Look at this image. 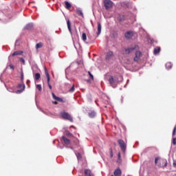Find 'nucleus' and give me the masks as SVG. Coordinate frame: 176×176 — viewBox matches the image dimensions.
<instances>
[{
    "instance_id": "nucleus-1",
    "label": "nucleus",
    "mask_w": 176,
    "mask_h": 176,
    "mask_svg": "<svg viewBox=\"0 0 176 176\" xmlns=\"http://www.w3.org/2000/svg\"><path fill=\"white\" fill-rule=\"evenodd\" d=\"M21 83L19 84L17 86V89H19L16 91V94H21L24 90H25V85H24V73L23 72V69L21 71Z\"/></svg>"
},
{
    "instance_id": "nucleus-2",
    "label": "nucleus",
    "mask_w": 176,
    "mask_h": 176,
    "mask_svg": "<svg viewBox=\"0 0 176 176\" xmlns=\"http://www.w3.org/2000/svg\"><path fill=\"white\" fill-rule=\"evenodd\" d=\"M137 49H138V46L137 45H131V47L124 49L122 51V53L124 56H127V54L133 53V52H134V50H137Z\"/></svg>"
},
{
    "instance_id": "nucleus-3",
    "label": "nucleus",
    "mask_w": 176,
    "mask_h": 176,
    "mask_svg": "<svg viewBox=\"0 0 176 176\" xmlns=\"http://www.w3.org/2000/svg\"><path fill=\"white\" fill-rule=\"evenodd\" d=\"M109 83L115 89V87L118 86V83H119V81L118 80V78H113V76H109Z\"/></svg>"
},
{
    "instance_id": "nucleus-4",
    "label": "nucleus",
    "mask_w": 176,
    "mask_h": 176,
    "mask_svg": "<svg viewBox=\"0 0 176 176\" xmlns=\"http://www.w3.org/2000/svg\"><path fill=\"white\" fill-rule=\"evenodd\" d=\"M60 115L61 118H63V119H65L66 120H69V122H74L72 116L67 112L62 111L60 112Z\"/></svg>"
},
{
    "instance_id": "nucleus-5",
    "label": "nucleus",
    "mask_w": 176,
    "mask_h": 176,
    "mask_svg": "<svg viewBox=\"0 0 176 176\" xmlns=\"http://www.w3.org/2000/svg\"><path fill=\"white\" fill-rule=\"evenodd\" d=\"M103 3L106 10H109L113 8V2L111 0H104Z\"/></svg>"
},
{
    "instance_id": "nucleus-6",
    "label": "nucleus",
    "mask_w": 176,
    "mask_h": 176,
    "mask_svg": "<svg viewBox=\"0 0 176 176\" xmlns=\"http://www.w3.org/2000/svg\"><path fill=\"white\" fill-rule=\"evenodd\" d=\"M118 142L122 152H126V143L124 142V140L120 139L118 140Z\"/></svg>"
},
{
    "instance_id": "nucleus-7",
    "label": "nucleus",
    "mask_w": 176,
    "mask_h": 176,
    "mask_svg": "<svg viewBox=\"0 0 176 176\" xmlns=\"http://www.w3.org/2000/svg\"><path fill=\"white\" fill-rule=\"evenodd\" d=\"M44 69H45V74L47 76L48 87L50 89V90H52V85L50 83V75H49V72H47V69H46V67H45Z\"/></svg>"
},
{
    "instance_id": "nucleus-8",
    "label": "nucleus",
    "mask_w": 176,
    "mask_h": 176,
    "mask_svg": "<svg viewBox=\"0 0 176 176\" xmlns=\"http://www.w3.org/2000/svg\"><path fill=\"white\" fill-rule=\"evenodd\" d=\"M112 57H113V52L109 51L105 57L106 60L107 61H109L111 60V58H112Z\"/></svg>"
},
{
    "instance_id": "nucleus-9",
    "label": "nucleus",
    "mask_w": 176,
    "mask_h": 176,
    "mask_svg": "<svg viewBox=\"0 0 176 176\" xmlns=\"http://www.w3.org/2000/svg\"><path fill=\"white\" fill-rule=\"evenodd\" d=\"M141 56H142V53H141V52L140 51L136 52L135 56L133 58L134 61H138V60L141 58Z\"/></svg>"
},
{
    "instance_id": "nucleus-10",
    "label": "nucleus",
    "mask_w": 176,
    "mask_h": 176,
    "mask_svg": "<svg viewBox=\"0 0 176 176\" xmlns=\"http://www.w3.org/2000/svg\"><path fill=\"white\" fill-rule=\"evenodd\" d=\"M133 32H126L125 34H124V36L126 39H131V38H133Z\"/></svg>"
},
{
    "instance_id": "nucleus-11",
    "label": "nucleus",
    "mask_w": 176,
    "mask_h": 176,
    "mask_svg": "<svg viewBox=\"0 0 176 176\" xmlns=\"http://www.w3.org/2000/svg\"><path fill=\"white\" fill-rule=\"evenodd\" d=\"M88 116L89 118L93 119V118H96V116H97V113H96V111L94 110H93L88 113Z\"/></svg>"
},
{
    "instance_id": "nucleus-12",
    "label": "nucleus",
    "mask_w": 176,
    "mask_h": 176,
    "mask_svg": "<svg viewBox=\"0 0 176 176\" xmlns=\"http://www.w3.org/2000/svg\"><path fill=\"white\" fill-rule=\"evenodd\" d=\"M62 140H63V142H65V145H69V144H71V140L65 136H63Z\"/></svg>"
},
{
    "instance_id": "nucleus-13",
    "label": "nucleus",
    "mask_w": 176,
    "mask_h": 176,
    "mask_svg": "<svg viewBox=\"0 0 176 176\" xmlns=\"http://www.w3.org/2000/svg\"><path fill=\"white\" fill-rule=\"evenodd\" d=\"M52 98H54V100H55L56 101H58L59 102H63V98L57 97L54 93H52Z\"/></svg>"
},
{
    "instance_id": "nucleus-14",
    "label": "nucleus",
    "mask_w": 176,
    "mask_h": 176,
    "mask_svg": "<svg viewBox=\"0 0 176 176\" xmlns=\"http://www.w3.org/2000/svg\"><path fill=\"white\" fill-rule=\"evenodd\" d=\"M76 12L77 14H78L79 16H81V17H84L83 11H82V8H76Z\"/></svg>"
},
{
    "instance_id": "nucleus-15",
    "label": "nucleus",
    "mask_w": 176,
    "mask_h": 176,
    "mask_svg": "<svg viewBox=\"0 0 176 176\" xmlns=\"http://www.w3.org/2000/svg\"><path fill=\"white\" fill-rule=\"evenodd\" d=\"M114 175L115 176H121L122 175V170H120V168H117L114 171Z\"/></svg>"
},
{
    "instance_id": "nucleus-16",
    "label": "nucleus",
    "mask_w": 176,
    "mask_h": 176,
    "mask_svg": "<svg viewBox=\"0 0 176 176\" xmlns=\"http://www.w3.org/2000/svg\"><path fill=\"white\" fill-rule=\"evenodd\" d=\"M85 176H93V173H91V170L89 169H85Z\"/></svg>"
},
{
    "instance_id": "nucleus-17",
    "label": "nucleus",
    "mask_w": 176,
    "mask_h": 176,
    "mask_svg": "<svg viewBox=\"0 0 176 176\" xmlns=\"http://www.w3.org/2000/svg\"><path fill=\"white\" fill-rule=\"evenodd\" d=\"M153 53L155 56H157L160 53V47H157L154 49Z\"/></svg>"
},
{
    "instance_id": "nucleus-18",
    "label": "nucleus",
    "mask_w": 176,
    "mask_h": 176,
    "mask_svg": "<svg viewBox=\"0 0 176 176\" xmlns=\"http://www.w3.org/2000/svg\"><path fill=\"white\" fill-rule=\"evenodd\" d=\"M165 67L166 68V69H171V68H173V63L168 62L165 65Z\"/></svg>"
},
{
    "instance_id": "nucleus-19",
    "label": "nucleus",
    "mask_w": 176,
    "mask_h": 176,
    "mask_svg": "<svg viewBox=\"0 0 176 176\" xmlns=\"http://www.w3.org/2000/svg\"><path fill=\"white\" fill-rule=\"evenodd\" d=\"M101 34V23L100 22H98V32L97 35H100Z\"/></svg>"
},
{
    "instance_id": "nucleus-20",
    "label": "nucleus",
    "mask_w": 176,
    "mask_h": 176,
    "mask_svg": "<svg viewBox=\"0 0 176 176\" xmlns=\"http://www.w3.org/2000/svg\"><path fill=\"white\" fill-rule=\"evenodd\" d=\"M24 30H32V23H28L26 26L24 27Z\"/></svg>"
},
{
    "instance_id": "nucleus-21",
    "label": "nucleus",
    "mask_w": 176,
    "mask_h": 176,
    "mask_svg": "<svg viewBox=\"0 0 176 176\" xmlns=\"http://www.w3.org/2000/svg\"><path fill=\"white\" fill-rule=\"evenodd\" d=\"M67 28H68V30H69L70 34H72V29H71V22H69V20H68V21H67Z\"/></svg>"
},
{
    "instance_id": "nucleus-22",
    "label": "nucleus",
    "mask_w": 176,
    "mask_h": 176,
    "mask_svg": "<svg viewBox=\"0 0 176 176\" xmlns=\"http://www.w3.org/2000/svg\"><path fill=\"white\" fill-rule=\"evenodd\" d=\"M20 54H23V52H21V51H16V52H14L12 54V57H13V56H19V55H20Z\"/></svg>"
},
{
    "instance_id": "nucleus-23",
    "label": "nucleus",
    "mask_w": 176,
    "mask_h": 176,
    "mask_svg": "<svg viewBox=\"0 0 176 176\" xmlns=\"http://www.w3.org/2000/svg\"><path fill=\"white\" fill-rule=\"evenodd\" d=\"M34 79H35V80H39V79H41V74H39V73L35 74Z\"/></svg>"
},
{
    "instance_id": "nucleus-24",
    "label": "nucleus",
    "mask_w": 176,
    "mask_h": 176,
    "mask_svg": "<svg viewBox=\"0 0 176 176\" xmlns=\"http://www.w3.org/2000/svg\"><path fill=\"white\" fill-rule=\"evenodd\" d=\"M65 8L66 9H70L72 5L68 1H65Z\"/></svg>"
},
{
    "instance_id": "nucleus-25",
    "label": "nucleus",
    "mask_w": 176,
    "mask_h": 176,
    "mask_svg": "<svg viewBox=\"0 0 176 176\" xmlns=\"http://www.w3.org/2000/svg\"><path fill=\"white\" fill-rule=\"evenodd\" d=\"M117 20L118 21H123V20H124V16L123 15H119L118 17H117Z\"/></svg>"
},
{
    "instance_id": "nucleus-26",
    "label": "nucleus",
    "mask_w": 176,
    "mask_h": 176,
    "mask_svg": "<svg viewBox=\"0 0 176 176\" xmlns=\"http://www.w3.org/2000/svg\"><path fill=\"white\" fill-rule=\"evenodd\" d=\"M157 160H159V157H156L155 159V164H156L158 167H162V164L157 162Z\"/></svg>"
},
{
    "instance_id": "nucleus-27",
    "label": "nucleus",
    "mask_w": 176,
    "mask_h": 176,
    "mask_svg": "<svg viewBox=\"0 0 176 176\" xmlns=\"http://www.w3.org/2000/svg\"><path fill=\"white\" fill-rule=\"evenodd\" d=\"M82 41H84V42H86V41L87 39V36H86V33H82Z\"/></svg>"
},
{
    "instance_id": "nucleus-28",
    "label": "nucleus",
    "mask_w": 176,
    "mask_h": 176,
    "mask_svg": "<svg viewBox=\"0 0 176 176\" xmlns=\"http://www.w3.org/2000/svg\"><path fill=\"white\" fill-rule=\"evenodd\" d=\"M43 46V44L42 43H38L36 45V49H41Z\"/></svg>"
},
{
    "instance_id": "nucleus-29",
    "label": "nucleus",
    "mask_w": 176,
    "mask_h": 176,
    "mask_svg": "<svg viewBox=\"0 0 176 176\" xmlns=\"http://www.w3.org/2000/svg\"><path fill=\"white\" fill-rule=\"evenodd\" d=\"M89 76V79H91V80H94V76H93V74H91V72H88Z\"/></svg>"
},
{
    "instance_id": "nucleus-30",
    "label": "nucleus",
    "mask_w": 176,
    "mask_h": 176,
    "mask_svg": "<svg viewBox=\"0 0 176 176\" xmlns=\"http://www.w3.org/2000/svg\"><path fill=\"white\" fill-rule=\"evenodd\" d=\"M36 89H37V90H38V91H42V85H36Z\"/></svg>"
},
{
    "instance_id": "nucleus-31",
    "label": "nucleus",
    "mask_w": 176,
    "mask_h": 176,
    "mask_svg": "<svg viewBox=\"0 0 176 176\" xmlns=\"http://www.w3.org/2000/svg\"><path fill=\"white\" fill-rule=\"evenodd\" d=\"M75 91V85H73L72 88L69 90V93H74Z\"/></svg>"
},
{
    "instance_id": "nucleus-32",
    "label": "nucleus",
    "mask_w": 176,
    "mask_h": 176,
    "mask_svg": "<svg viewBox=\"0 0 176 176\" xmlns=\"http://www.w3.org/2000/svg\"><path fill=\"white\" fill-rule=\"evenodd\" d=\"M19 60L22 63V64H23V65H25V60H24V58H20Z\"/></svg>"
},
{
    "instance_id": "nucleus-33",
    "label": "nucleus",
    "mask_w": 176,
    "mask_h": 176,
    "mask_svg": "<svg viewBox=\"0 0 176 176\" xmlns=\"http://www.w3.org/2000/svg\"><path fill=\"white\" fill-rule=\"evenodd\" d=\"M175 131H176V126H175L173 129V133H172L173 137H174V135H175Z\"/></svg>"
},
{
    "instance_id": "nucleus-34",
    "label": "nucleus",
    "mask_w": 176,
    "mask_h": 176,
    "mask_svg": "<svg viewBox=\"0 0 176 176\" xmlns=\"http://www.w3.org/2000/svg\"><path fill=\"white\" fill-rule=\"evenodd\" d=\"M172 144H173L174 145H176V138H173Z\"/></svg>"
},
{
    "instance_id": "nucleus-35",
    "label": "nucleus",
    "mask_w": 176,
    "mask_h": 176,
    "mask_svg": "<svg viewBox=\"0 0 176 176\" xmlns=\"http://www.w3.org/2000/svg\"><path fill=\"white\" fill-rule=\"evenodd\" d=\"M20 45V41L19 40H16L15 42V46H19Z\"/></svg>"
},
{
    "instance_id": "nucleus-36",
    "label": "nucleus",
    "mask_w": 176,
    "mask_h": 176,
    "mask_svg": "<svg viewBox=\"0 0 176 176\" xmlns=\"http://www.w3.org/2000/svg\"><path fill=\"white\" fill-rule=\"evenodd\" d=\"M76 155L77 156V159H80V157H82V155H80V153H77Z\"/></svg>"
},
{
    "instance_id": "nucleus-37",
    "label": "nucleus",
    "mask_w": 176,
    "mask_h": 176,
    "mask_svg": "<svg viewBox=\"0 0 176 176\" xmlns=\"http://www.w3.org/2000/svg\"><path fill=\"white\" fill-rule=\"evenodd\" d=\"M110 157H111V158L113 157V153L112 152L111 150V151H110Z\"/></svg>"
},
{
    "instance_id": "nucleus-38",
    "label": "nucleus",
    "mask_w": 176,
    "mask_h": 176,
    "mask_svg": "<svg viewBox=\"0 0 176 176\" xmlns=\"http://www.w3.org/2000/svg\"><path fill=\"white\" fill-rule=\"evenodd\" d=\"M164 163H165V164L164 165V167H167V160H165L164 161Z\"/></svg>"
},
{
    "instance_id": "nucleus-39",
    "label": "nucleus",
    "mask_w": 176,
    "mask_h": 176,
    "mask_svg": "<svg viewBox=\"0 0 176 176\" xmlns=\"http://www.w3.org/2000/svg\"><path fill=\"white\" fill-rule=\"evenodd\" d=\"M173 167H175V168H176V160L173 161Z\"/></svg>"
},
{
    "instance_id": "nucleus-40",
    "label": "nucleus",
    "mask_w": 176,
    "mask_h": 176,
    "mask_svg": "<svg viewBox=\"0 0 176 176\" xmlns=\"http://www.w3.org/2000/svg\"><path fill=\"white\" fill-rule=\"evenodd\" d=\"M10 69H14V66L13 65H10Z\"/></svg>"
},
{
    "instance_id": "nucleus-41",
    "label": "nucleus",
    "mask_w": 176,
    "mask_h": 176,
    "mask_svg": "<svg viewBox=\"0 0 176 176\" xmlns=\"http://www.w3.org/2000/svg\"><path fill=\"white\" fill-rule=\"evenodd\" d=\"M118 159H120V153H118Z\"/></svg>"
},
{
    "instance_id": "nucleus-42",
    "label": "nucleus",
    "mask_w": 176,
    "mask_h": 176,
    "mask_svg": "<svg viewBox=\"0 0 176 176\" xmlns=\"http://www.w3.org/2000/svg\"><path fill=\"white\" fill-rule=\"evenodd\" d=\"M66 148H70V149H73L72 147H68V146H66Z\"/></svg>"
},
{
    "instance_id": "nucleus-43",
    "label": "nucleus",
    "mask_w": 176,
    "mask_h": 176,
    "mask_svg": "<svg viewBox=\"0 0 176 176\" xmlns=\"http://www.w3.org/2000/svg\"><path fill=\"white\" fill-rule=\"evenodd\" d=\"M29 82H30V80H28L27 83H28Z\"/></svg>"
},
{
    "instance_id": "nucleus-44",
    "label": "nucleus",
    "mask_w": 176,
    "mask_h": 176,
    "mask_svg": "<svg viewBox=\"0 0 176 176\" xmlns=\"http://www.w3.org/2000/svg\"><path fill=\"white\" fill-rule=\"evenodd\" d=\"M68 135H71V134H70L69 133H68Z\"/></svg>"
},
{
    "instance_id": "nucleus-45",
    "label": "nucleus",
    "mask_w": 176,
    "mask_h": 176,
    "mask_svg": "<svg viewBox=\"0 0 176 176\" xmlns=\"http://www.w3.org/2000/svg\"><path fill=\"white\" fill-rule=\"evenodd\" d=\"M54 104H57V102H55Z\"/></svg>"
},
{
    "instance_id": "nucleus-46",
    "label": "nucleus",
    "mask_w": 176,
    "mask_h": 176,
    "mask_svg": "<svg viewBox=\"0 0 176 176\" xmlns=\"http://www.w3.org/2000/svg\"><path fill=\"white\" fill-rule=\"evenodd\" d=\"M121 78V79H123L122 77H120Z\"/></svg>"
},
{
    "instance_id": "nucleus-47",
    "label": "nucleus",
    "mask_w": 176,
    "mask_h": 176,
    "mask_svg": "<svg viewBox=\"0 0 176 176\" xmlns=\"http://www.w3.org/2000/svg\"><path fill=\"white\" fill-rule=\"evenodd\" d=\"M127 82H129V80H127Z\"/></svg>"
}]
</instances>
